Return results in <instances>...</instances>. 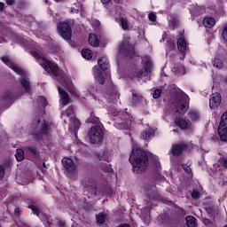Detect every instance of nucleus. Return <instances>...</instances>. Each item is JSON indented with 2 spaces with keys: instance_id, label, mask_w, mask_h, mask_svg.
Here are the masks:
<instances>
[{
  "instance_id": "de8ad7c7",
  "label": "nucleus",
  "mask_w": 227,
  "mask_h": 227,
  "mask_svg": "<svg viewBox=\"0 0 227 227\" xmlns=\"http://www.w3.org/2000/svg\"><path fill=\"white\" fill-rule=\"evenodd\" d=\"M161 94H162V90L156 89L153 93V98H160Z\"/></svg>"
},
{
  "instance_id": "58836bf2",
  "label": "nucleus",
  "mask_w": 227,
  "mask_h": 227,
  "mask_svg": "<svg viewBox=\"0 0 227 227\" xmlns=\"http://www.w3.org/2000/svg\"><path fill=\"white\" fill-rule=\"evenodd\" d=\"M188 117L192 121H198V119L200 118V115L198 114V112L194 110H190L188 113Z\"/></svg>"
},
{
  "instance_id": "0eeeda50",
  "label": "nucleus",
  "mask_w": 227,
  "mask_h": 227,
  "mask_svg": "<svg viewBox=\"0 0 227 227\" xmlns=\"http://www.w3.org/2000/svg\"><path fill=\"white\" fill-rule=\"evenodd\" d=\"M218 136L220 141L227 143V110L222 114L218 126Z\"/></svg>"
},
{
  "instance_id": "6ab92c4d",
  "label": "nucleus",
  "mask_w": 227,
  "mask_h": 227,
  "mask_svg": "<svg viewBox=\"0 0 227 227\" xmlns=\"http://www.w3.org/2000/svg\"><path fill=\"white\" fill-rule=\"evenodd\" d=\"M59 95H60V98L62 100V106H68L70 102H72V98H70V95L67 90L61 89V87H58Z\"/></svg>"
},
{
  "instance_id": "39448f33",
  "label": "nucleus",
  "mask_w": 227,
  "mask_h": 227,
  "mask_svg": "<svg viewBox=\"0 0 227 227\" xmlns=\"http://www.w3.org/2000/svg\"><path fill=\"white\" fill-rule=\"evenodd\" d=\"M142 68L137 74L138 79H143V77H150L152 75V68H153V62L150 58L145 57L142 60Z\"/></svg>"
},
{
  "instance_id": "ea45409f",
  "label": "nucleus",
  "mask_w": 227,
  "mask_h": 227,
  "mask_svg": "<svg viewBox=\"0 0 227 227\" xmlns=\"http://www.w3.org/2000/svg\"><path fill=\"white\" fill-rule=\"evenodd\" d=\"M37 102L41 107H43V109H45L47 107L48 102H47V98L45 97H43V96L38 97Z\"/></svg>"
},
{
  "instance_id": "cd10ccee",
  "label": "nucleus",
  "mask_w": 227,
  "mask_h": 227,
  "mask_svg": "<svg viewBox=\"0 0 227 227\" xmlns=\"http://www.w3.org/2000/svg\"><path fill=\"white\" fill-rule=\"evenodd\" d=\"M106 219H107V215H106L104 212H100L96 215V223L98 226H103V224L106 223Z\"/></svg>"
},
{
  "instance_id": "09e8293b",
  "label": "nucleus",
  "mask_w": 227,
  "mask_h": 227,
  "mask_svg": "<svg viewBox=\"0 0 227 227\" xmlns=\"http://www.w3.org/2000/svg\"><path fill=\"white\" fill-rule=\"evenodd\" d=\"M192 12L193 13L194 17H200V15L203 13V12H201V8L200 7H196Z\"/></svg>"
},
{
  "instance_id": "f03ea898",
  "label": "nucleus",
  "mask_w": 227,
  "mask_h": 227,
  "mask_svg": "<svg viewBox=\"0 0 227 227\" xmlns=\"http://www.w3.org/2000/svg\"><path fill=\"white\" fill-rule=\"evenodd\" d=\"M40 65L47 74L54 75L55 79H57L60 84H63V82L65 83V74H63V71L59 70V66H58V64L46 59L43 62H40Z\"/></svg>"
},
{
  "instance_id": "0e129e2a",
  "label": "nucleus",
  "mask_w": 227,
  "mask_h": 227,
  "mask_svg": "<svg viewBox=\"0 0 227 227\" xmlns=\"http://www.w3.org/2000/svg\"><path fill=\"white\" fill-rule=\"evenodd\" d=\"M112 0H100V2L102 3V4H109V3H111Z\"/></svg>"
},
{
  "instance_id": "7ed1b4c3",
  "label": "nucleus",
  "mask_w": 227,
  "mask_h": 227,
  "mask_svg": "<svg viewBox=\"0 0 227 227\" xmlns=\"http://www.w3.org/2000/svg\"><path fill=\"white\" fill-rule=\"evenodd\" d=\"M132 117L129 116L127 113H121L115 119L114 127L119 130H129L132 127Z\"/></svg>"
},
{
  "instance_id": "5fc2aeb1",
  "label": "nucleus",
  "mask_w": 227,
  "mask_h": 227,
  "mask_svg": "<svg viewBox=\"0 0 227 227\" xmlns=\"http://www.w3.org/2000/svg\"><path fill=\"white\" fill-rule=\"evenodd\" d=\"M202 223L205 226H210V224H212V221L208 218H203Z\"/></svg>"
},
{
  "instance_id": "338daca9",
  "label": "nucleus",
  "mask_w": 227,
  "mask_h": 227,
  "mask_svg": "<svg viewBox=\"0 0 227 227\" xmlns=\"http://www.w3.org/2000/svg\"><path fill=\"white\" fill-rule=\"evenodd\" d=\"M117 227H130V225L129 223H121Z\"/></svg>"
},
{
  "instance_id": "4468645a",
  "label": "nucleus",
  "mask_w": 227,
  "mask_h": 227,
  "mask_svg": "<svg viewBox=\"0 0 227 227\" xmlns=\"http://www.w3.org/2000/svg\"><path fill=\"white\" fill-rule=\"evenodd\" d=\"M174 123L181 130H189L191 129L190 121L187 120V117H177L175 119Z\"/></svg>"
},
{
  "instance_id": "864d4df0",
  "label": "nucleus",
  "mask_w": 227,
  "mask_h": 227,
  "mask_svg": "<svg viewBox=\"0 0 227 227\" xmlns=\"http://www.w3.org/2000/svg\"><path fill=\"white\" fill-rule=\"evenodd\" d=\"M33 215H40V207H38L37 206H35L33 209H32Z\"/></svg>"
},
{
  "instance_id": "3c124183",
  "label": "nucleus",
  "mask_w": 227,
  "mask_h": 227,
  "mask_svg": "<svg viewBox=\"0 0 227 227\" xmlns=\"http://www.w3.org/2000/svg\"><path fill=\"white\" fill-rule=\"evenodd\" d=\"M148 19L151 20V22H155L157 20V15H155L153 12H150L148 14Z\"/></svg>"
},
{
  "instance_id": "5701e85b",
  "label": "nucleus",
  "mask_w": 227,
  "mask_h": 227,
  "mask_svg": "<svg viewBox=\"0 0 227 227\" xmlns=\"http://www.w3.org/2000/svg\"><path fill=\"white\" fill-rule=\"evenodd\" d=\"M119 24L123 31H129L130 29V22L127 17H119Z\"/></svg>"
},
{
  "instance_id": "8fccbe9b",
  "label": "nucleus",
  "mask_w": 227,
  "mask_h": 227,
  "mask_svg": "<svg viewBox=\"0 0 227 227\" xmlns=\"http://www.w3.org/2000/svg\"><path fill=\"white\" fill-rule=\"evenodd\" d=\"M182 168H183V169H184L185 173H188V174L192 173V169L191 168L190 165L183 164Z\"/></svg>"
},
{
  "instance_id": "f8f14e48",
  "label": "nucleus",
  "mask_w": 227,
  "mask_h": 227,
  "mask_svg": "<svg viewBox=\"0 0 227 227\" xmlns=\"http://www.w3.org/2000/svg\"><path fill=\"white\" fill-rule=\"evenodd\" d=\"M62 165L64 166L66 171L69 173V175H75V173H77V167L75 166L72 159L63 158Z\"/></svg>"
},
{
  "instance_id": "4be33fe9",
  "label": "nucleus",
  "mask_w": 227,
  "mask_h": 227,
  "mask_svg": "<svg viewBox=\"0 0 227 227\" xmlns=\"http://www.w3.org/2000/svg\"><path fill=\"white\" fill-rule=\"evenodd\" d=\"M24 152L27 155H31L32 157H40V151L36 146L27 145L24 147Z\"/></svg>"
},
{
  "instance_id": "c756f323",
  "label": "nucleus",
  "mask_w": 227,
  "mask_h": 227,
  "mask_svg": "<svg viewBox=\"0 0 227 227\" xmlns=\"http://www.w3.org/2000/svg\"><path fill=\"white\" fill-rule=\"evenodd\" d=\"M19 82L27 93H29V91H31V82H29L27 79L22 77L20 79Z\"/></svg>"
},
{
  "instance_id": "a878e982",
  "label": "nucleus",
  "mask_w": 227,
  "mask_h": 227,
  "mask_svg": "<svg viewBox=\"0 0 227 227\" xmlns=\"http://www.w3.org/2000/svg\"><path fill=\"white\" fill-rule=\"evenodd\" d=\"M41 133L43 136H50L51 134V124L45 120H43L41 127Z\"/></svg>"
},
{
  "instance_id": "c03bdc74",
  "label": "nucleus",
  "mask_w": 227,
  "mask_h": 227,
  "mask_svg": "<svg viewBox=\"0 0 227 227\" xmlns=\"http://www.w3.org/2000/svg\"><path fill=\"white\" fill-rule=\"evenodd\" d=\"M175 49H176V45L175 44V43H168L166 48V54H169V52H171V51H175Z\"/></svg>"
},
{
  "instance_id": "c9c22d12",
  "label": "nucleus",
  "mask_w": 227,
  "mask_h": 227,
  "mask_svg": "<svg viewBox=\"0 0 227 227\" xmlns=\"http://www.w3.org/2000/svg\"><path fill=\"white\" fill-rule=\"evenodd\" d=\"M100 168L104 173H113V165L107 163H101Z\"/></svg>"
},
{
  "instance_id": "37998d69",
  "label": "nucleus",
  "mask_w": 227,
  "mask_h": 227,
  "mask_svg": "<svg viewBox=\"0 0 227 227\" xmlns=\"http://www.w3.org/2000/svg\"><path fill=\"white\" fill-rule=\"evenodd\" d=\"M206 212L210 215V217H215V214H217V211L214 207H206Z\"/></svg>"
},
{
  "instance_id": "9d476101",
  "label": "nucleus",
  "mask_w": 227,
  "mask_h": 227,
  "mask_svg": "<svg viewBox=\"0 0 227 227\" xmlns=\"http://www.w3.org/2000/svg\"><path fill=\"white\" fill-rule=\"evenodd\" d=\"M119 49L120 52H121V54L124 56H127V58H129V56H134V45L130 44V42H129L127 39L122 40Z\"/></svg>"
},
{
  "instance_id": "a18cd8bd",
  "label": "nucleus",
  "mask_w": 227,
  "mask_h": 227,
  "mask_svg": "<svg viewBox=\"0 0 227 227\" xmlns=\"http://www.w3.org/2000/svg\"><path fill=\"white\" fill-rule=\"evenodd\" d=\"M191 196L193 200H200V196H201V192L200 191L193 189Z\"/></svg>"
},
{
  "instance_id": "6e6d98bb",
  "label": "nucleus",
  "mask_w": 227,
  "mask_h": 227,
  "mask_svg": "<svg viewBox=\"0 0 227 227\" xmlns=\"http://www.w3.org/2000/svg\"><path fill=\"white\" fill-rule=\"evenodd\" d=\"M170 23L173 26V27H176V26H178V20L176 18H172Z\"/></svg>"
},
{
  "instance_id": "f3484780",
  "label": "nucleus",
  "mask_w": 227,
  "mask_h": 227,
  "mask_svg": "<svg viewBox=\"0 0 227 227\" xmlns=\"http://www.w3.org/2000/svg\"><path fill=\"white\" fill-rule=\"evenodd\" d=\"M181 37L177 39V49L181 54H183L184 58H185V51H187V41H185V36H184V33H180Z\"/></svg>"
},
{
  "instance_id": "423d86ee",
  "label": "nucleus",
  "mask_w": 227,
  "mask_h": 227,
  "mask_svg": "<svg viewBox=\"0 0 227 227\" xmlns=\"http://www.w3.org/2000/svg\"><path fill=\"white\" fill-rule=\"evenodd\" d=\"M57 31L64 40H72V26L67 21H60L57 25Z\"/></svg>"
},
{
  "instance_id": "e433bc0d",
  "label": "nucleus",
  "mask_w": 227,
  "mask_h": 227,
  "mask_svg": "<svg viewBox=\"0 0 227 227\" xmlns=\"http://www.w3.org/2000/svg\"><path fill=\"white\" fill-rule=\"evenodd\" d=\"M70 122L72 123L74 130H79V128L81 127V121H79V119L71 117Z\"/></svg>"
},
{
  "instance_id": "72a5a7b5",
  "label": "nucleus",
  "mask_w": 227,
  "mask_h": 227,
  "mask_svg": "<svg viewBox=\"0 0 227 227\" xmlns=\"http://www.w3.org/2000/svg\"><path fill=\"white\" fill-rule=\"evenodd\" d=\"M82 56L84 59L90 61L93 58V51L90 49H82Z\"/></svg>"
},
{
  "instance_id": "6e6552de",
  "label": "nucleus",
  "mask_w": 227,
  "mask_h": 227,
  "mask_svg": "<svg viewBox=\"0 0 227 227\" xmlns=\"http://www.w3.org/2000/svg\"><path fill=\"white\" fill-rule=\"evenodd\" d=\"M81 184L85 191L90 192L94 196H97V181L91 177H85L81 180Z\"/></svg>"
},
{
  "instance_id": "79ce46f5",
  "label": "nucleus",
  "mask_w": 227,
  "mask_h": 227,
  "mask_svg": "<svg viewBox=\"0 0 227 227\" xmlns=\"http://www.w3.org/2000/svg\"><path fill=\"white\" fill-rule=\"evenodd\" d=\"M66 116H67V118H73L72 116H75V112H74V106H69L66 109Z\"/></svg>"
},
{
  "instance_id": "473e14b6",
  "label": "nucleus",
  "mask_w": 227,
  "mask_h": 227,
  "mask_svg": "<svg viewBox=\"0 0 227 227\" xmlns=\"http://www.w3.org/2000/svg\"><path fill=\"white\" fill-rule=\"evenodd\" d=\"M185 221H186L187 227H198V223H196V217L186 216Z\"/></svg>"
},
{
  "instance_id": "ddd939ff",
  "label": "nucleus",
  "mask_w": 227,
  "mask_h": 227,
  "mask_svg": "<svg viewBox=\"0 0 227 227\" xmlns=\"http://www.w3.org/2000/svg\"><path fill=\"white\" fill-rule=\"evenodd\" d=\"M1 59L3 61V63H4V65H6L7 67H9V68H11L12 70H13V72H15L16 74H18V75H21L22 74V68H20L19 66H17L15 63H13L12 60H10V57L9 56H4L1 57Z\"/></svg>"
},
{
  "instance_id": "aec40b11",
  "label": "nucleus",
  "mask_w": 227,
  "mask_h": 227,
  "mask_svg": "<svg viewBox=\"0 0 227 227\" xmlns=\"http://www.w3.org/2000/svg\"><path fill=\"white\" fill-rule=\"evenodd\" d=\"M98 68H100L99 70H101L102 72L106 71V70H109L111 65L109 64V60H107L106 57H101L98 60Z\"/></svg>"
},
{
  "instance_id": "052dcab7",
  "label": "nucleus",
  "mask_w": 227,
  "mask_h": 227,
  "mask_svg": "<svg viewBox=\"0 0 227 227\" xmlns=\"http://www.w3.org/2000/svg\"><path fill=\"white\" fill-rule=\"evenodd\" d=\"M30 203L28 206H27V208H29L30 210H33L36 206H35V202L33 200H30Z\"/></svg>"
},
{
  "instance_id": "7c9ffc66",
  "label": "nucleus",
  "mask_w": 227,
  "mask_h": 227,
  "mask_svg": "<svg viewBox=\"0 0 227 227\" xmlns=\"http://www.w3.org/2000/svg\"><path fill=\"white\" fill-rule=\"evenodd\" d=\"M3 100L5 102H12L13 98H15V93L13 90H7L3 96H2Z\"/></svg>"
},
{
  "instance_id": "f257e3e1",
  "label": "nucleus",
  "mask_w": 227,
  "mask_h": 227,
  "mask_svg": "<svg viewBox=\"0 0 227 227\" xmlns=\"http://www.w3.org/2000/svg\"><path fill=\"white\" fill-rule=\"evenodd\" d=\"M129 162L134 173H137V175L145 173L146 168H148V153L141 149H133L129 156Z\"/></svg>"
},
{
  "instance_id": "20e7f679",
  "label": "nucleus",
  "mask_w": 227,
  "mask_h": 227,
  "mask_svg": "<svg viewBox=\"0 0 227 227\" xmlns=\"http://www.w3.org/2000/svg\"><path fill=\"white\" fill-rule=\"evenodd\" d=\"M92 145H98L104 141V129L100 126H92L88 133Z\"/></svg>"
},
{
  "instance_id": "2f4dec72",
  "label": "nucleus",
  "mask_w": 227,
  "mask_h": 227,
  "mask_svg": "<svg viewBox=\"0 0 227 227\" xmlns=\"http://www.w3.org/2000/svg\"><path fill=\"white\" fill-rule=\"evenodd\" d=\"M88 123H94L98 125L100 123V119L95 115V112L90 113V117L87 119Z\"/></svg>"
},
{
  "instance_id": "2eb2a0df",
  "label": "nucleus",
  "mask_w": 227,
  "mask_h": 227,
  "mask_svg": "<svg viewBox=\"0 0 227 227\" xmlns=\"http://www.w3.org/2000/svg\"><path fill=\"white\" fill-rule=\"evenodd\" d=\"M223 98H221L220 93H215L210 96L209 98V107L210 109L215 110L221 106Z\"/></svg>"
},
{
  "instance_id": "680f3d73",
  "label": "nucleus",
  "mask_w": 227,
  "mask_h": 227,
  "mask_svg": "<svg viewBox=\"0 0 227 227\" xmlns=\"http://www.w3.org/2000/svg\"><path fill=\"white\" fill-rule=\"evenodd\" d=\"M14 214H15V215H20V208L16 207V208L14 209Z\"/></svg>"
},
{
  "instance_id": "1a4fd4ad",
  "label": "nucleus",
  "mask_w": 227,
  "mask_h": 227,
  "mask_svg": "<svg viewBox=\"0 0 227 227\" xmlns=\"http://www.w3.org/2000/svg\"><path fill=\"white\" fill-rule=\"evenodd\" d=\"M189 150V144L186 142H181L179 144H173L171 147V153L173 157H180L184 152Z\"/></svg>"
},
{
  "instance_id": "393cba45",
  "label": "nucleus",
  "mask_w": 227,
  "mask_h": 227,
  "mask_svg": "<svg viewBox=\"0 0 227 227\" xmlns=\"http://www.w3.org/2000/svg\"><path fill=\"white\" fill-rule=\"evenodd\" d=\"M153 136H155V132L152 128H148L141 133L142 139H145V141L151 139Z\"/></svg>"
},
{
  "instance_id": "774afa93",
  "label": "nucleus",
  "mask_w": 227,
  "mask_h": 227,
  "mask_svg": "<svg viewBox=\"0 0 227 227\" xmlns=\"http://www.w3.org/2000/svg\"><path fill=\"white\" fill-rule=\"evenodd\" d=\"M71 12L73 13H79V10L75 9V8H71Z\"/></svg>"
},
{
  "instance_id": "a19ab883",
  "label": "nucleus",
  "mask_w": 227,
  "mask_h": 227,
  "mask_svg": "<svg viewBox=\"0 0 227 227\" xmlns=\"http://www.w3.org/2000/svg\"><path fill=\"white\" fill-rule=\"evenodd\" d=\"M213 67H215V68H224V64L223 63V60H221V59H214L213 60Z\"/></svg>"
},
{
  "instance_id": "b1692460",
  "label": "nucleus",
  "mask_w": 227,
  "mask_h": 227,
  "mask_svg": "<svg viewBox=\"0 0 227 227\" xmlns=\"http://www.w3.org/2000/svg\"><path fill=\"white\" fill-rule=\"evenodd\" d=\"M170 214H171L174 221H176V220L180 219V217H182V215H184V214H185V211L182 207H176V209H173Z\"/></svg>"
},
{
  "instance_id": "9b49d317",
  "label": "nucleus",
  "mask_w": 227,
  "mask_h": 227,
  "mask_svg": "<svg viewBox=\"0 0 227 227\" xmlns=\"http://www.w3.org/2000/svg\"><path fill=\"white\" fill-rule=\"evenodd\" d=\"M156 219L160 226L162 227H169L173 224V218L168 213L160 214Z\"/></svg>"
},
{
  "instance_id": "f704fd0d",
  "label": "nucleus",
  "mask_w": 227,
  "mask_h": 227,
  "mask_svg": "<svg viewBox=\"0 0 227 227\" xmlns=\"http://www.w3.org/2000/svg\"><path fill=\"white\" fill-rule=\"evenodd\" d=\"M31 56H33V58H35V59H36L37 63H43V61H45L47 59L42 57V55H40V53L36 51H30Z\"/></svg>"
},
{
  "instance_id": "c85d7f7f",
  "label": "nucleus",
  "mask_w": 227,
  "mask_h": 227,
  "mask_svg": "<svg viewBox=\"0 0 227 227\" xmlns=\"http://www.w3.org/2000/svg\"><path fill=\"white\" fill-rule=\"evenodd\" d=\"M203 25L205 26V27L210 29L211 27H214V26H215V19L212 17H206L203 19Z\"/></svg>"
},
{
  "instance_id": "a211bd4d",
  "label": "nucleus",
  "mask_w": 227,
  "mask_h": 227,
  "mask_svg": "<svg viewBox=\"0 0 227 227\" xmlns=\"http://www.w3.org/2000/svg\"><path fill=\"white\" fill-rule=\"evenodd\" d=\"M92 72L97 82H98V84H105L106 78H104V74L102 73L100 68H98V66H95L92 68Z\"/></svg>"
},
{
  "instance_id": "69168bd1",
  "label": "nucleus",
  "mask_w": 227,
  "mask_h": 227,
  "mask_svg": "<svg viewBox=\"0 0 227 227\" xmlns=\"http://www.w3.org/2000/svg\"><path fill=\"white\" fill-rule=\"evenodd\" d=\"M147 198H148L149 200H155V196L153 195V193L147 194Z\"/></svg>"
},
{
  "instance_id": "49530a36",
  "label": "nucleus",
  "mask_w": 227,
  "mask_h": 227,
  "mask_svg": "<svg viewBox=\"0 0 227 227\" xmlns=\"http://www.w3.org/2000/svg\"><path fill=\"white\" fill-rule=\"evenodd\" d=\"M218 162L222 164V166L227 169V157L222 156L220 157Z\"/></svg>"
},
{
  "instance_id": "13d9d810",
  "label": "nucleus",
  "mask_w": 227,
  "mask_h": 227,
  "mask_svg": "<svg viewBox=\"0 0 227 227\" xmlns=\"http://www.w3.org/2000/svg\"><path fill=\"white\" fill-rule=\"evenodd\" d=\"M4 168L3 166H0V180L4 178Z\"/></svg>"
},
{
  "instance_id": "bf43d9fd",
  "label": "nucleus",
  "mask_w": 227,
  "mask_h": 227,
  "mask_svg": "<svg viewBox=\"0 0 227 227\" xmlns=\"http://www.w3.org/2000/svg\"><path fill=\"white\" fill-rule=\"evenodd\" d=\"M7 6H13L15 4V0H5Z\"/></svg>"
},
{
  "instance_id": "bb28decb",
  "label": "nucleus",
  "mask_w": 227,
  "mask_h": 227,
  "mask_svg": "<svg viewBox=\"0 0 227 227\" xmlns=\"http://www.w3.org/2000/svg\"><path fill=\"white\" fill-rule=\"evenodd\" d=\"M89 43L92 47H98L100 45V40H98V37H97V35L90 34L89 35Z\"/></svg>"
},
{
  "instance_id": "4c0bfd02",
  "label": "nucleus",
  "mask_w": 227,
  "mask_h": 227,
  "mask_svg": "<svg viewBox=\"0 0 227 227\" xmlns=\"http://www.w3.org/2000/svg\"><path fill=\"white\" fill-rule=\"evenodd\" d=\"M24 152L25 151L22 149L16 150L15 157L18 162H22V160H24Z\"/></svg>"
},
{
  "instance_id": "e2e57ef3",
  "label": "nucleus",
  "mask_w": 227,
  "mask_h": 227,
  "mask_svg": "<svg viewBox=\"0 0 227 227\" xmlns=\"http://www.w3.org/2000/svg\"><path fill=\"white\" fill-rule=\"evenodd\" d=\"M4 11V3L0 2V12Z\"/></svg>"
},
{
  "instance_id": "dca6fc26",
  "label": "nucleus",
  "mask_w": 227,
  "mask_h": 227,
  "mask_svg": "<svg viewBox=\"0 0 227 227\" xmlns=\"http://www.w3.org/2000/svg\"><path fill=\"white\" fill-rule=\"evenodd\" d=\"M178 103L176 104V109H179V111H182V113H185L187 111V106L189 104V96L185 95L184 98L182 96H179L177 94Z\"/></svg>"
},
{
  "instance_id": "4d7b16f0",
  "label": "nucleus",
  "mask_w": 227,
  "mask_h": 227,
  "mask_svg": "<svg viewBox=\"0 0 227 227\" xmlns=\"http://www.w3.org/2000/svg\"><path fill=\"white\" fill-rule=\"evenodd\" d=\"M58 226H59V227H67V223H65V221L59 220L58 221Z\"/></svg>"
},
{
  "instance_id": "412c9836",
  "label": "nucleus",
  "mask_w": 227,
  "mask_h": 227,
  "mask_svg": "<svg viewBox=\"0 0 227 227\" xmlns=\"http://www.w3.org/2000/svg\"><path fill=\"white\" fill-rule=\"evenodd\" d=\"M171 71L176 74V75H185V67L181 62L175 64L171 67Z\"/></svg>"
},
{
  "instance_id": "603ef678",
  "label": "nucleus",
  "mask_w": 227,
  "mask_h": 227,
  "mask_svg": "<svg viewBox=\"0 0 227 227\" xmlns=\"http://www.w3.org/2000/svg\"><path fill=\"white\" fill-rule=\"evenodd\" d=\"M34 138L35 141H42V139H43V134L41 133H36L34 135Z\"/></svg>"
}]
</instances>
